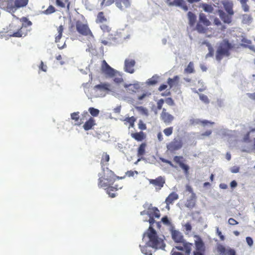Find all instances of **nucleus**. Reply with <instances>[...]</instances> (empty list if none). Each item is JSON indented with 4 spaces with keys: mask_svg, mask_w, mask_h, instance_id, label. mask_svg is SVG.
<instances>
[{
    "mask_svg": "<svg viewBox=\"0 0 255 255\" xmlns=\"http://www.w3.org/2000/svg\"><path fill=\"white\" fill-rule=\"evenodd\" d=\"M145 241L144 245H140L139 247L141 253L145 255H152V250L161 249L165 250V244L163 239L158 237L145 236V239H142Z\"/></svg>",
    "mask_w": 255,
    "mask_h": 255,
    "instance_id": "obj_1",
    "label": "nucleus"
},
{
    "mask_svg": "<svg viewBox=\"0 0 255 255\" xmlns=\"http://www.w3.org/2000/svg\"><path fill=\"white\" fill-rule=\"evenodd\" d=\"M29 0H0V8L10 13L16 19H19L14 13L19 8L26 6Z\"/></svg>",
    "mask_w": 255,
    "mask_h": 255,
    "instance_id": "obj_2",
    "label": "nucleus"
},
{
    "mask_svg": "<svg viewBox=\"0 0 255 255\" xmlns=\"http://www.w3.org/2000/svg\"><path fill=\"white\" fill-rule=\"evenodd\" d=\"M233 48V45L228 40L224 39L220 43L218 47L216 59L220 61L224 56L228 57L230 55V50Z\"/></svg>",
    "mask_w": 255,
    "mask_h": 255,
    "instance_id": "obj_3",
    "label": "nucleus"
},
{
    "mask_svg": "<svg viewBox=\"0 0 255 255\" xmlns=\"http://www.w3.org/2000/svg\"><path fill=\"white\" fill-rule=\"evenodd\" d=\"M171 234L172 239L175 243L183 244V246L184 247L185 249V255H189L191 253L193 244L187 242L184 239L182 234L179 231L172 229L171 230Z\"/></svg>",
    "mask_w": 255,
    "mask_h": 255,
    "instance_id": "obj_4",
    "label": "nucleus"
},
{
    "mask_svg": "<svg viewBox=\"0 0 255 255\" xmlns=\"http://www.w3.org/2000/svg\"><path fill=\"white\" fill-rule=\"evenodd\" d=\"M6 33L9 37H21L26 35V32H23L22 26H17L13 22H11L7 27Z\"/></svg>",
    "mask_w": 255,
    "mask_h": 255,
    "instance_id": "obj_5",
    "label": "nucleus"
},
{
    "mask_svg": "<svg viewBox=\"0 0 255 255\" xmlns=\"http://www.w3.org/2000/svg\"><path fill=\"white\" fill-rule=\"evenodd\" d=\"M183 142L181 137L178 136L174 138L170 142L168 143L166 147L168 150L171 152L178 150L182 148Z\"/></svg>",
    "mask_w": 255,
    "mask_h": 255,
    "instance_id": "obj_6",
    "label": "nucleus"
},
{
    "mask_svg": "<svg viewBox=\"0 0 255 255\" xmlns=\"http://www.w3.org/2000/svg\"><path fill=\"white\" fill-rule=\"evenodd\" d=\"M102 70L108 77L112 78L120 75V72L109 66L105 60L103 61Z\"/></svg>",
    "mask_w": 255,
    "mask_h": 255,
    "instance_id": "obj_7",
    "label": "nucleus"
},
{
    "mask_svg": "<svg viewBox=\"0 0 255 255\" xmlns=\"http://www.w3.org/2000/svg\"><path fill=\"white\" fill-rule=\"evenodd\" d=\"M148 222L149 223V227L146 232L143 234V239H145V236H149L151 237H158L156 231L154 229L153 227H155L154 224L156 223L153 218L150 215Z\"/></svg>",
    "mask_w": 255,
    "mask_h": 255,
    "instance_id": "obj_8",
    "label": "nucleus"
},
{
    "mask_svg": "<svg viewBox=\"0 0 255 255\" xmlns=\"http://www.w3.org/2000/svg\"><path fill=\"white\" fill-rule=\"evenodd\" d=\"M217 250L219 255H236V252L234 249L230 247L226 248L221 244L217 245Z\"/></svg>",
    "mask_w": 255,
    "mask_h": 255,
    "instance_id": "obj_9",
    "label": "nucleus"
},
{
    "mask_svg": "<svg viewBox=\"0 0 255 255\" xmlns=\"http://www.w3.org/2000/svg\"><path fill=\"white\" fill-rule=\"evenodd\" d=\"M76 29L78 32L82 35H88L89 34L91 36H93L91 31L86 24H84L82 22H78L76 24Z\"/></svg>",
    "mask_w": 255,
    "mask_h": 255,
    "instance_id": "obj_10",
    "label": "nucleus"
},
{
    "mask_svg": "<svg viewBox=\"0 0 255 255\" xmlns=\"http://www.w3.org/2000/svg\"><path fill=\"white\" fill-rule=\"evenodd\" d=\"M101 173L103 175V178L105 181L114 182L115 180V175L112 171L109 170L108 168L106 169L103 168L102 173Z\"/></svg>",
    "mask_w": 255,
    "mask_h": 255,
    "instance_id": "obj_11",
    "label": "nucleus"
},
{
    "mask_svg": "<svg viewBox=\"0 0 255 255\" xmlns=\"http://www.w3.org/2000/svg\"><path fill=\"white\" fill-rule=\"evenodd\" d=\"M167 2L169 6H178L184 11H187L188 9V6L183 0H167Z\"/></svg>",
    "mask_w": 255,
    "mask_h": 255,
    "instance_id": "obj_12",
    "label": "nucleus"
},
{
    "mask_svg": "<svg viewBox=\"0 0 255 255\" xmlns=\"http://www.w3.org/2000/svg\"><path fill=\"white\" fill-rule=\"evenodd\" d=\"M217 13L225 23L230 24L232 21V16L233 15H230L228 13H226L221 9H219Z\"/></svg>",
    "mask_w": 255,
    "mask_h": 255,
    "instance_id": "obj_13",
    "label": "nucleus"
},
{
    "mask_svg": "<svg viewBox=\"0 0 255 255\" xmlns=\"http://www.w3.org/2000/svg\"><path fill=\"white\" fill-rule=\"evenodd\" d=\"M135 62L134 60L130 59H126L125 61L124 69L125 71L130 74H132L134 72V66Z\"/></svg>",
    "mask_w": 255,
    "mask_h": 255,
    "instance_id": "obj_14",
    "label": "nucleus"
},
{
    "mask_svg": "<svg viewBox=\"0 0 255 255\" xmlns=\"http://www.w3.org/2000/svg\"><path fill=\"white\" fill-rule=\"evenodd\" d=\"M98 176L99 177L98 186L100 188L107 189L114 183L109 182L108 181H105L104 179L103 178V175L101 173H99Z\"/></svg>",
    "mask_w": 255,
    "mask_h": 255,
    "instance_id": "obj_15",
    "label": "nucleus"
},
{
    "mask_svg": "<svg viewBox=\"0 0 255 255\" xmlns=\"http://www.w3.org/2000/svg\"><path fill=\"white\" fill-rule=\"evenodd\" d=\"M196 202V196L195 193L191 194L190 197L187 199L185 204V206L189 209H192L195 205Z\"/></svg>",
    "mask_w": 255,
    "mask_h": 255,
    "instance_id": "obj_16",
    "label": "nucleus"
},
{
    "mask_svg": "<svg viewBox=\"0 0 255 255\" xmlns=\"http://www.w3.org/2000/svg\"><path fill=\"white\" fill-rule=\"evenodd\" d=\"M116 6L121 10L129 6L130 2L129 0H115Z\"/></svg>",
    "mask_w": 255,
    "mask_h": 255,
    "instance_id": "obj_17",
    "label": "nucleus"
},
{
    "mask_svg": "<svg viewBox=\"0 0 255 255\" xmlns=\"http://www.w3.org/2000/svg\"><path fill=\"white\" fill-rule=\"evenodd\" d=\"M160 119L166 125H168L171 123L174 117L168 113L161 114Z\"/></svg>",
    "mask_w": 255,
    "mask_h": 255,
    "instance_id": "obj_18",
    "label": "nucleus"
},
{
    "mask_svg": "<svg viewBox=\"0 0 255 255\" xmlns=\"http://www.w3.org/2000/svg\"><path fill=\"white\" fill-rule=\"evenodd\" d=\"M194 238L196 239V240L195 241V244L196 246V250L198 251H204L205 250V246L201 238L197 235H195Z\"/></svg>",
    "mask_w": 255,
    "mask_h": 255,
    "instance_id": "obj_19",
    "label": "nucleus"
},
{
    "mask_svg": "<svg viewBox=\"0 0 255 255\" xmlns=\"http://www.w3.org/2000/svg\"><path fill=\"white\" fill-rule=\"evenodd\" d=\"M190 124L193 126H196V125L201 124L203 125V126L204 127L206 125H207L208 124H210L212 125V124H214V123L211 122H210L208 120H206L202 121L199 119L192 118L190 120Z\"/></svg>",
    "mask_w": 255,
    "mask_h": 255,
    "instance_id": "obj_20",
    "label": "nucleus"
},
{
    "mask_svg": "<svg viewBox=\"0 0 255 255\" xmlns=\"http://www.w3.org/2000/svg\"><path fill=\"white\" fill-rule=\"evenodd\" d=\"M224 8L226 11V13H228L230 15H234V11L233 10V3L230 1H224L223 2Z\"/></svg>",
    "mask_w": 255,
    "mask_h": 255,
    "instance_id": "obj_21",
    "label": "nucleus"
},
{
    "mask_svg": "<svg viewBox=\"0 0 255 255\" xmlns=\"http://www.w3.org/2000/svg\"><path fill=\"white\" fill-rule=\"evenodd\" d=\"M149 183L155 186L158 187L160 189L163 187L165 180L162 177L160 176L155 179H150Z\"/></svg>",
    "mask_w": 255,
    "mask_h": 255,
    "instance_id": "obj_22",
    "label": "nucleus"
},
{
    "mask_svg": "<svg viewBox=\"0 0 255 255\" xmlns=\"http://www.w3.org/2000/svg\"><path fill=\"white\" fill-rule=\"evenodd\" d=\"M110 85L107 83H101L100 84L94 86V89L99 90L101 91H110L111 89H110Z\"/></svg>",
    "mask_w": 255,
    "mask_h": 255,
    "instance_id": "obj_23",
    "label": "nucleus"
},
{
    "mask_svg": "<svg viewBox=\"0 0 255 255\" xmlns=\"http://www.w3.org/2000/svg\"><path fill=\"white\" fill-rule=\"evenodd\" d=\"M124 87L125 88L127 89L128 91L132 93L135 92L136 91L140 88L138 83L125 84Z\"/></svg>",
    "mask_w": 255,
    "mask_h": 255,
    "instance_id": "obj_24",
    "label": "nucleus"
},
{
    "mask_svg": "<svg viewBox=\"0 0 255 255\" xmlns=\"http://www.w3.org/2000/svg\"><path fill=\"white\" fill-rule=\"evenodd\" d=\"M255 135V128L250 130L244 137V142L249 143L251 142V138Z\"/></svg>",
    "mask_w": 255,
    "mask_h": 255,
    "instance_id": "obj_25",
    "label": "nucleus"
},
{
    "mask_svg": "<svg viewBox=\"0 0 255 255\" xmlns=\"http://www.w3.org/2000/svg\"><path fill=\"white\" fill-rule=\"evenodd\" d=\"M199 20L200 23L208 26L211 25V22L207 19L206 15L203 13H200L199 16Z\"/></svg>",
    "mask_w": 255,
    "mask_h": 255,
    "instance_id": "obj_26",
    "label": "nucleus"
},
{
    "mask_svg": "<svg viewBox=\"0 0 255 255\" xmlns=\"http://www.w3.org/2000/svg\"><path fill=\"white\" fill-rule=\"evenodd\" d=\"M187 17L189 20V24L190 26H193L196 21V15L191 11H189L187 13Z\"/></svg>",
    "mask_w": 255,
    "mask_h": 255,
    "instance_id": "obj_27",
    "label": "nucleus"
},
{
    "mask_svg": "<svg viewBox=\"0 0 255 255\" xmlns=\"http://www.w3.org/2000/svg\"><path fill=\"white\" fill-rule=\"evenodd\" d=\"M95 125V120L93 118H90L83 126V128L85 130H88L92 129V127Z\"/></svg>",
    "mask_w": 255,
    "mask_h": 255,
    "instance_id": "obj_28",
    "label": "nucleus"
},
{
    "mask_svg": "<svg viewBox=\"0 0 255 255\" xmlns=\"http://www.w3.org/2000/svg\"><path fill=\"white\" fill-rule=\"evenodd\" d=\"M178 199V195L175 192H172L169 196L166 198L165 200L166 203L172 204L173 202Z\"/></svg>",
    "mask_w": 255,
    "mask_h": 255,
    "instance_id": "obj_29",
    "label": "nucleus"
},
{
    "mask_svg": "<svg viewBox=\"0 0 255 255\" xmlns=\"http://www.w3.org/2000/svg\"><path fill=\"white\" fill-rule=\"evenodd\" d=\"M253 21V17L251 15L245 14L242 15V22L244 24L250 25Z\"/></svg>",
    "mask_w": 255,
    "mask_h": 255,
    "instance_id": "obj_30",
    "label": "nucleus"
},
{
    "mask_svg": "<svg viewBox=\"0 0 255 255\" xmlns=\"http://www.w3.org/2000/svg\"><path fill=\"white\" fill-rule=\"evenodd\" d=\"M179 77L178 76H175L173 78H169L167 80V83L171 88L174 85L178 84Z\"/></svg>",
    "mask_w": 255,
    "mask_h": 255,
    "instance_id": "obj_31",
    "label": "nucleus"
},
{
    "mask_svg": "<svg viewBox=\"0 0 255 255\" xmlns=\"http://www.w3.org/2000/svg\"><path fill=\"white\" fill-rule=\"evenodd\" d=\"M194 63L192 62H190L188 66L184 70V73L185 74H191L195 72Z\"/></svg>",
    "mask_w": 255,
    "mask_h": 255,
    "instance_id": "obj_32",
    "label": "nucleus"
},
{
    "mask_svg": "<svg viewBox=\"0 0 255 255\" xmlns=\"http://www.w3.org/2000/svg\"><path fill=\"white\" fill-rule=\"evenodd\" d=\"M63 29H64L62 25H60L57 28L58 34L55 36V42H59V40H60V39L62 38Z\"/></svg>",
    "mask_w": 255,
    "mask_h": 255,
    "instance_id": "obj_33",
    "label": "nucleus"
},
{
    "mask_svg": "<svg viewBox=\"0 0 255 255\" xmlns=\"http://www.w3.org/2000/svg\"><path fill=\"white\" fill-rule=\"evenodd\" d=\"M201 6L205 12L209 13H212L214 10V8L211 5L207 4L206 3H203Z\"/></svg>",
    "mask_w": 255,
    "mask_h": 255,
    "instance_id": "obj_34",
    "label": "nucleus"
},
{
    "mask_svg": "<svg viewBox=\"0 0 255 255\" xmlns=\"http://www.w3.org/2000/svg\"><path fill=\"white\" fill-rule=\"evenodd\" d=\"M20 21L22 23V25L21 26L23 27H27L30 26L32 25V22L30 21L27 17H22L20 18Z\"/></svg>",
    "mask_w": 255,
    "mask_h": 255,
    "instance_id": "obj_35",
    "label": "nucleus"
},
{
    "mask_svg": "<svg viewBox=\"0 0 255 255\" xmlns=\"http://www.w3.org/2000/svg\"><path fill=\"white\" fill-rule=\"evenodd\" d=\"M132 137L137 141H142L144 138V133L142 131L132 133Z\"/></svg>",
    "mask_w": 255,
    "mask_h": 255,
    "instance_id": "obj_36",
    "label": "nucleus"
},
{
    "mask_svg": "<svg viewBox=\"0 0 255 255\" xmlns=\"http://www.w3.org/2000/svg\"><path fill=\"white\" fill-rule=\"evenodd\" d=\"M158 78V76L156 75H154L152 76V77L150 79H149L146 83L148 85H155L157 82V79Z\"/></svg>",
    "mask_w": 255,
    "mask_h": 255,
    "instance_id": "obj_37",
    "label": "nucleus"
},
{
    "mask_svg": "<svg viewBox=\"0 0 255 255\" xmlns=\"http://www.w3.org/2000/svg\"><path fill=\"white\" fill-rule=\"evenodd\" d=\"M146 144L144 143H141L138 148L137 155L138 157L142 156L145 152V147Z\"/></svg>",
    "mask_w": 255,
    "mask_h": 255,
    "instance_id": "obj_38",
    "label": "nucleus"
},
{
    "mask_svg": "<svg viewBox=\"0 0 255 255\" xmlns=\"http://www.w3.org/2000/svg\"><path fill=\"white\" fill-rule=\"evenodd\" d=\"M248 1V0H240L242 8L245 12L249 10V6L247 4Z\"/></svg>",
    "mask_w": 255,
    "mask_h": 255,
    "instance_id": "obj_39",
    "label": "nucleus"
},
{
    "mask_svg": "<svg viewBox=\"0 0 255 255\" xmlns=\"http://www.w3.org/2000/svg\"><path fill=\"white\" fill-rule=\"evenodd\" d=\"M90 114L93 117H97L99 114L100 111L98 109L91 107L88 110Z\"/></svg>",
    "mask_w": 255,
    "mask_h": 255,
    "instance_id": "obj_40",
    "label": "nucleus"
},
{
    "mask_svg": "<svg viewBox=\"0 0 255 255\" xmlns=\"http://www.w3.org/2000/svg\"><path fill=\"white\" fill-rule=\"evenodd\" d=\"M150 213L151 216L152 214H153V216L156 218H159L160 217L159 211L156 207H152Z\"/></svg>",
    "mask_w": 255,
    "mask_h": 255,
    "instance_id": "obj_41",
    "label": "nucleus"
},
{
    "mask_svg": "<svg viewBox=\"0 0 255 255\" xmlns=\"http://www.w3.org/2000/svg\"><path fill=\"white\" fill-rule=\"evenodd\" d=\"M196 29L200 33H204L206 32V28L200 23L196 24Z\"/></svg>",
    "mask_w": 255,
    "mask_h": 255,
    "instance_id": "obj_42",
    "label": "nucleus"
},
{
    "mask_svg": "<svg viewBox=\"0 0 255 255\" xmlns=\"http://www.w3.org/2000/svg\"><path fill=\"white\" fill-rule=\"evenodd\" d=\"M135 109L142 115L148 116V110L142 106L136 107Z\"/></svg>",
    "mask_w": 255,
    "mask_h": 255,
    "instance_id": "obj_43",
    "label": "nucleus"
},
{
    "mask_svg": "<svg viewBox=\"0 0 255 255\" xmlns=\"http://www.w3.org/2000/svg\"><path fill=\"white\" fill-rule=\"evenodd\" d=\"M163 132L165 135L167 136H169L172 134L173 132V127H169L166 128H165L163 130Z\"/></svg>",
    "mask_w": 255,
    "mask_h": 255,
    "instance_id": "obj_44",
    "label": "nucleus"
},
{
    "mask_svg": "<svg viewBox=\"0 0 255 255\" xmlns=\"http://www.w3.org/2000/svg\"><path fill=\"white\" fill-rule=\"evenodd\" d=\"M55 9L53 6L50 5L49 7L44 11V13L46 14H49L55 12Z\"/></svg>",
    "mask_w": 255,
    "mask_h": 255,
    "instance_id": "obj_45",
    "label": "nucleus"
},
{
    "mask_svg": "<svg viewBox=\"0 0 255 255\" xmlns=\"http://www.w3.org/2000/svg\"><path fill=\"white\" fill-rule=\"evenodd\" d=\"M100 27L103 32H109L111 30V28L106 24L102 23L100 25Z\"/></svg>",
    "mask_w": 255,
    "mask_h": 255,
    "instance_id": "obj_46",
    "label": "nucleus"
},
{
    "mask_svg": "<svg viewBox=\"0 0 255 255\" xmlns=\"http://www.w3.org/2000/svg\"><path fill=\"white\" fill-rule=\"evenodd\" d=\"M200 99L203 101L204 103L206 104H208L209 103V100L208 98V97L204 94H200L199 95Z\"/></svg>",
    "mask_w": 255,
    "mask_h": 255,
    "instance_id": "obj_47",
    "label": "nucleus"
},
{
    "mask_svg": "<svg viewBox=\"0 0 255 255\" xmlns=\"http://www.w3.org/2000/svg\"><path fill=\"white\" fill-rule=\"evenodd\" d=\"M209 53L206 55V57H212L214 55V51L213 48L211 46H208Z\"/></svg>",
    "mask_w": 255,
    "mask_h": 255,
    "instance_id": "obj_48",
    "label": "nucleus"
},
{
    "mask_svg": "<svg viewBox=\"0 0 255 255\" xmlns=\"http://www.w3.org/2000/svg\"><path fill=\"white\" fill-rule=\"evenodd\" d=\"M179 166L185 171V173L188 172V171L189 170V166L187 165L182 162H180Z\"/></svg>",
    "mask_w": 255,
    "mask_h": 255,
    "instance_id": "obj_49",
    "label": "nucleus"
},
{
    "mask_svg": "<svg viewBox=\"0 0 255 255\" xmlns=\"http://www.w3.org/2000/svg\"><path fill=\"white\" fill-rule=\"evenodd\" d=\"M97 20H99V22L102 23L103 21L106 20V18H105L103 12H100L98 15Z\"/></svg>",
    "mask_w": 255,
    "mask_h": 255,
    "instance_id": "obj_50",
    "label": "nucleus"
},
{
    "mask_svg": "<svg viewBox=\"0 0 255 255\" xmlns=\"http://www.w3.org/2000/svg\"><path fill=\"white\" fill-rule=\"evenodd\" d=\"M79 112L73 113L71 114V117L72 120H75V121H78L79 117Z\"/></svg>",
    "mask_w": 255,
    "mask_h": 255,
    "instance_id": "obj_51",
    "label": "nucleus"
},
{
    "mask_svg": "<svg viewBox=\"0 0 255 255\" xmlns=\"http://www.w3.org/2000/svg\"><path fill=\"white\" fill-rule=\"evenodd\" d=\"M216 234L220 237V239L222 241H224L225 240V237L222 234V232L219 230L218 227H216Z\"/></svg>",
    "mask_w": 255,
    "mask_h": 255,
    "instance_id": "obj_52",
    "label": "nucleus"
},
{
    "mask_svg": "<svg viewBox=\"0 0 255 255\" xmlns=\"http://www.w3.org/2000/svg\"><path fill=\"white\" fill-rule=\"evenodd\" d=\"M161 221L165 225H169L170 224V222L168 217L166 216L162 217Z\"/></svg>",
    "mask_w": 255,
    "mask_h": 255,
    "instance_id": "obj_53",
    "label": "nucleus"
},
{
    "mask_svg": "<svg viewBox=\"0 0 255 255\" xmlns=\"http://www.w3.org/2000/svg\"><path fill=\"white\" fill-rule=\"evenodd\" d=\"M114 2H115V0H108L106 1V0H103V1L101 3V5H103L104 3H105L106 6H109Z\"/></svg>",
    "mask_w": 255,
    "mask_h": 255,
    "instance_id": "obj_54",
    "label": "nucleus"
},
{
    "mask_svg": "<svg viewBox=\"0 0 255 255\" xmlns=\"http://www.w3.org/2000/svg\"><path fill=\"white\" fill-rule=\"evenodd\" d=\"M118 75L120 76L119 77H115L114 79V81L117 84L121 83L123 81V79L122 78V75L120 74Z\"/></svg>",
    "mask_w": 255,
    "mask_h": 255,
    "instance_id": "obj_55",
    "label": "nucleus"
},
{
    "mask_svg": "<svg viewBox=\"0 0 255 255\" xmlns=\"http://www.w3.org/2000/svg\"><path fill=\"white\" fill-rule=\"evenodd\" d=\"M164 103L163 99H160L157 103V107L158 110H161L162 109V105Z\"/></svg>",
    "mask_w": 255,
    "mask_h": 255,
    "instance_id": "obj_56",
    "label": "nucleus"
},
{
    "mask_svg": "<svg viewBox=\"0 0 255 255\" xmlns=\"http://www.w3.org/2000/svg\"><path fill=\"white\" fill-rule=\"evenodd\" d=\"M109 159H110V157H109V155L107 154H103V156H102V159L101 160V164H103L104 160L106 162H108L109 161Z\"/></svg>",
    "mask_w": 255,
    "mask_h": 255,
    "instance_id": "obj_57",
    "label": "nucleus"
},
{
    "mask_svg": "<svg viewBox=\"0 0 255 255\" xmlns=\"http://www.w3.org/2000/svg\"><path fill=\"white\" fill-rule=\"evenodd\" d=\"M246 242L250 247H252L253 246L254 242L251 237H247L246 238Z\"/></svg>",
    "mask_w": 255,
    "mask_h": 255,
    "instance_id": "obj_58",
    "label": "nucleus"
},
{
    "mask_svg": "<svg viewBox=\"0 0 255 255\" xmlns=\"http://www.w3.org/2000/svg\"><path fill=\"white\" fill-rule=\"evenodd\" d=\"M165 102L169 106H173L174 104V101L171 98H168L165 100Z\"/></svg>",
    "mask_w": 255,
    "mask_h": 255,
    "instance_id": "obj_59",
    "label": "nucleus"
},
{
    "mask_svg": "<svg viewBox=\"0 0 255 255\" xmlns=\"http://www.w3.org/2000/svg\"><path fill=\"white\" fill-rule=\"evenodd\" d=\"M39 68L40 70L44 72H46L47 70V66L44 65L42 61H41L40 64L39 66Z\"/></svg>",
    "mask_w": 255,
    "mask_h": 255,
    "instance_id": "obj_60",
    "label": "nucleus"
},
{
    "mask_svg": "<svg viewBox=\"0 0 255 255\" xmlns=\"http://www.w3.org/2000/svg\"><path fill=\"white\" fill-rule=\"evenodd\" d=\"M143 207L144 208V209H148V211H151V208L152 207V205L151 204H149L147 202H146L143 205Z\"/></svg>",
    "mask_w": 255,
    "mask_h": 255,
    "instance_id": "obj_61",
    "label": "nucleus"
},
{
    "mask_svg": "<svg viewBox=\"0 0 255 255\" xmlns=\"http://www.w3.org/2000/svg\"><path fill=\"white\" fill-rule=\"evenodd\" d=\"M135 118L133 117H131L127 119V121L129 123L131 126H133L134 125V122H135Z\"/></svg>",
    "mask_w": 255,
    "mask_h": 255,
    "instance_id": "obj_62",
    "label": "nucleus"
},
{
    "mask_svg": "<svg viewBox=\"0 0 255 255\" xmlns=\"http://www.w3.org/2000/svg\"><path fill=\"white\" fill-rule=\"evenodd\" d=\"M228 223L231 225L238 224V222L233 218H230L228 220Z\"/></svg>",
    "mask_w": 255,
    "mask_h": 255,
    "instance_id": "obj_63",
    "label": "nucleus"
},
{
    "mask_svg": "<svg viewBox=\"0 0 255 255\" xmlns=\"http://www.w3.org/2000/svg\"><path fill=\"white\" fill-rule=\"evenodd\" d=\"M185 229L186 230V231L188 233L190 232L192 229V227L191 224L189 223H186L185 225Z\"/></svg>",
    "mask_w": 255,
    "mask_h": 255,
    "instance_id": "obj_64",
    "label": "nucleus"
}]
</instances>
